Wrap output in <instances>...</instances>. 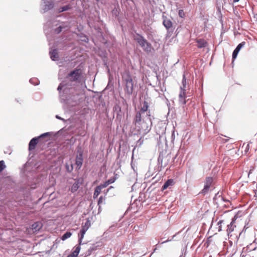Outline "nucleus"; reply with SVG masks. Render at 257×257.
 Masks as SVG:
<instances>
[{
    "instance_id": "1",
    "label": "nucleus",
    "mask_w": 257,
    "mask_h": 257,
    "mask_svg": "<svg viewBox=\"0 0 257 257\" xmlns=\"http://www.w3.org/2000/svg\"><path fill=\"white\" fill-rule=\"evenodd\" d=\"M60 100L63 107L67 112H76L79 110V104L84 100L82 95L79 94L74 89H68L63 83L58 86Z\"/></svg>"
},
{
    "instance_id": "2",
    "label": "nucleus",
    "mask_w": 257,
    "mask_h": 257,
    "mask_svg": "<svg viewBox=\"0 0 257 257\" xmlns=\"http://www.w3.org/2000/svg\"><path fill=\"white\" fill-rule=\"evenodd\" d=\"M134 39L137 42L145 52L147 53L151 52L152 48L151 44L149 42L143 35L136 32L134 36Z\"/></svg>"
},
{
    "instance_id": "3",
    "label": "nucleus",
    "mask_w": 257,
    "mask_h": 257,
    "mask_svg": "<svg viewBox=\"0 0 257 257\" xmlns=\"http://www.w3.org/2000/svg\"><path fill=\"white\" fill-rule=\"evenodd\" d=\"M69 28V23L68 22L54 21L52 23L50 32L55 34H59L62 32L63 29L67 30Z\"/></svg>"
},
{
    "instance_id": "4",
    "label": "nucleus",
    "mask_w": 257,
    "mask_h": 257,
    "mask_svg": "<svg viewBox=\"0 0 257 257\" xmlns=\"http://www.w3.org/2000/svg\"><path fill=\"white\" fill-rule=\"evenodd\" d=\"M69 28V23L68 22L54 21L52 23L50 32L55 34H59L62 32L63 29L67 30Z\"/></svg>"
},
{
    "instance_id": "5",
    "label": "nucleus",
    "mask_w": 257,
    "mask_h": 257,
    "mask_svg": "<svg viewBox=\"0 0 257 257\" xmlns=\"http://www.w3.org/2000/svg\"><path fill=\"white\" fill-rule=\"evenodd\" d=\"M83 72L81 68L76 67L70 71L67 76L71 82H80L82 77Z\"/></svg>"
},
{
    "instance_id": "6",
    "label": "nucleus",
    "mask_w": 257,
    "mask_h": 257,
    "mask_svg": "<svg viewBox=\"0 0 257 257\" xmlns=\"http://www.w3.org/2000/svg\"><path fill=\"white\" fill-rule=\"evenodd\" d=\"M125 91L128 95H131L134 91V82L130 74H127L125 78Z\"/></svg>"
},
{
    "instance_id": "7",
    "label": "nucleus",
    "mask_w": 257,
    "mask_h": 257,
    "mask_svg": "<svg viewBox=\"0 0 257 257\" xmlns=\"http://www.w3.org/2000/svg\"><path fill=\"white\" fill-rule=\"evenodd\" d=\"M55 6V1L53 0H42L41 8L44 13L52 10Z\"/></svg>"
},
{
    "instance_id": "8",
    "label": "nucleus",
    "mask_w": 257,
    "mask_h": 257,
    "mask_svg": "<svg viewBox=\"0 0 257 257\" xmlns=\"http://www.w3.org/2000/svg\"><path fill=\"white\" fill-rule=\"evenodd\" d=\"M150 115H147L145 120L141 122L140 124L141 125V129L142 130L144 134L148 133L151 130V121L150 118Z\"/></svg>"
},
{
    "instance_id": "9",
    "label": "nucleus",
    "mask_w": 257,
    "mask_h": 257,
    "mask_svg": "<svg viewBox=\"0 0 257 257\" xmlns=\"http://www.w3.org/2000/svg\"><path fill=\"white\" fill-rule=\"evenodd\" d=\"M51 135V133H45L42 135H41L40 136L36 138H33V148L35 145H36L39 142H45L47 141V139H46V137L49 136Z\"/></svg>"
},
{
    "instance_id": "10",
    "label": "nucleus",
    "mask_w": 257,
    "mask_h": 257,
    "mask_svg": "<svg viewBox=\"0 0 257 257\" xmlns=\"http://www.w3.org/2000/svg\"><path fill=\"white\" fill-rule=\"evenodd\" d=\"M213 182L212 177H207L205 182V184L203 189L202 190L201 193L205 195L209 191V188Z\"/></svg>"
},
{
    "instance_id": "11",
    "label": "nucleus",
    "mask_w": 257,
    "mask_h": 257,
    "mask_svg": "<svg viewBox=\"0 0 257 257\" xmlns=\"http://www.w3.org/2000/svg\"><path fill=\"white\" fill-rule=\"evenodd\" d=\"M171 18H168L166 16L163 15V25L166 29H173V23L171 19Z\"/></svg>"
},
{
    "instance_id": "12",
    "label": "nucleus",
    "mask_w": 257,
    "mask_h": 257,
    "mask_svg": "<svg viewBox=\"0 0 257 257\" xmlns=\"http://www.w3.org/2000/svg\"><path fill=\"white\" fill-rule=\"evenodd\" d=\"M245 44V42H242L239 44L237 45L236 47L235 48V49L233 50L232 54V62H234V61L236 59L238 53L239 52L241 49L244 46Z\"/></svg>"
},
{
    "instance_id": "13",
    "label": "nucleus",
    "mask_w": 257,
    "mask_h": 257,
    "mask_svg": "<svg viewBox=\"0 0 257 257\" xmlns=\"http://www.w3.org/2000/svg\"><path fill=\"white\" fill-rule=\"evenodd\" d=\"M89 228L85 226H84L83 225H82V228L80 230V233H79V244H82V239L84 237V236L86 233V232L87 231V230Z\"/></svg>"
},
{
    "instance_id": "14",
    "label": "nucleus",
    "mask_w": 257,
    "mask_h": 257,
    "mask_svg": "<svg viewBox=\"0 0 257 257\" xmlns=\"http://www.w3.org/2000/svg\"><path fill=\"white\" fill-rule=\"evenodd\" d=\"M89 228L85 226H84L83 225H82V228L80 230V233H79V244H82V239L84 237V236L86 233V232L87 231V230Z\"/></svg>"
},
{
    "instance_id": "15",
    "label": "nucleus",
    "mask_w": 257,
    "mask_h": 257,
    "mask_svg": "<svg viewBox=\"0 0 257 257\" xmlns=\"http://www.w3.org/2000/svg\"><path fill=\"white\" fill-rule=\"evenodd\" d=\"M49 55L52 61H56L59 58V55L56 49H51L49 51Z\"/></svg>"
},
{
    "instance_id": "16",
    "label": "nucleus",
    "mask_w": 257,
    "mask_h": 257,
    "mask_svg": "<svg viewBox=\"0 0 257 257\" xmlns=\"http://www.w3.org/2000/svg\"><path fill=\"white\" fill-rule=\"evenodd\" d=\"M182 86L180 87V89L181 91H183V94H182L181 92L179 94V97L180 98H183L185 95V88L186 87V78L185 77V75L183 74V79L182 80Z\"/></svg>"
},
{
    "instance_id": "17",
    "label": "nucleus",
    "mask_w": 257,
    "mask_h": 257,
    "mask_svg": "<svg viewBox=\"0 0 257 257\" xmlns=\"http://www.w3.org/2000/svg\"><path fill=\"white\" fill-rule=\"evenodd\" d=\"M83 163V157L82 153L80 152L79 155H78L76 158V162L75 164L77 166V169H79L82 165Z\"/></svg>"
},
{
    "instance_id": "18",
    "label": "nucleus",
    "mask_w": 257,
    "mask_h": 257,
    "mask_svg": "<svg viewBox=\"0 0 257 257\" xmlns=\"http://www.w3.org/2000/svg\"><path fill=\"white\" fill-rule=\"evenodd\" d=\"M81 183L82 182L80 179L75 180V183L73 184L70 189L71 191L73 193L76 192L79 188Z\"/></svg>"
},
{
    "instance_id": "19",
    "label": "nucleus",
    "mask_w": 257,
    "mask_h": 257,
    "mask_svg": "<svg viewBox=\"0 0 257 257\" xmlns=\"http://www.w3.org/2000/svg\"><path fill=\"white\" fill-rule=\"evenodd\" d=\"M71 8H72V7L70 6V5H66L61 7L58 8L57 9H56L55 11V12L56 13L59 14V13H61L63 12H66V11H69L70 9H71Z\"/></svg>"
},
{
    "instance_id": "20",
    "label": "nucleus",
    "mask_w": 257,
    "mask_h": 257,
    "mask_svg": "<svg viewBox=\"0 0 257 257\" xmlns=\"http://www.w3.org/2000/svg\"><path fill=\"white\" fill-rule=\"evenodd\" d=\"M234 220H232L230 224L227 225V232L228 236H231L232 235L231 234L232 232L234 230L236 226L234 224Z\"/></svg>"
},
{
    "instance_id": "21",
    "label": "nucleus",
    "mask_w": 257,
    "mask_h": 257,
    "mask_svg": "<svg viewBox=\"0 0 257 257\" xmlns=\"http://www.w3.org/2000/svg\"><path fill=\"white\" fill-rule=\"evenodd\" d=\"M197 43V47L198 48H203L207 46V43L204 39H197L196 41Z\"/></svg>"
},
{
    "instance_id": "22",
    "label": "nucleus",
    "mask_w": 257,
    "mask_h": 257,
    "mask_svg": "<svg viewBox=\"0 0 257 257\" xmlns=\"http://www.w3.org/2000/svg\"><path fill=\"white\" fill-rule=\"evenodd\" d=\"M42 227V223L40 221H37L33 223V233L39 231Z\"/></svg>"
},
{
    "instance_id": "23",
    "label": "nucleus",
    "mask_w": 257,
    "mask_h": 257,
    "mask_svg": "<svg viewBox=\"0 0 257 257\" xmlns=\"http://www.w3.org/2000/svg\"><path fill=\"white\" fill-rule=\"evenodd\" d=\"M141 110L142 112H145L148 110L149 103L147 100H144L143 102L141 103Z\"/></svg>"
},
{
    "instance_id": "24",
    "label": "nucleus",
    "mask_w": 257,
    "mask_h": 257,
    "mask_svg": "<svg viewBox=\"0 0 257 257\" xmlns=\"http://www.w3.org/2000/svg\"><path fill=\"white\" fill-rule=\"evenodd\" d=\"M78 37L79 39V40L83 42L84 43H88L89 41V39L88 37L84 34L81 33L78 34Z\"/></svg>"
},
{
    "instance_id": "25",
    "label": "nucleus",
    "mask_w": 257,
    "mask_h": 257,
    "mask_svg": "<svg viewBox=\"0 0 257 257\" xmlns=\"http://www.w3.org/2000/svg\"><path fill=\"white\" fill-rule=\"evenodd\" d=\"M173 180L172 179H169L162 186V189L165 190L169 186H172L173 184Z\"/></svg>"
},
{
    "instance_id": "26",
    "label": "nucleus",
    "mask_w": 257,
    "mask_h": 257,
    "mask_svg": "<svg viewBox=\"0 0 257 257\" xmlns=\"http://www.w3.org/2000/svg\"><path fill=\"white\" fill-rule=\"evenodd\" d=\"M141 113H137L136 118H135V122L136 124H140L141 121Z\"/></svg>"
},
{
    "instance_id": "27",
    "label": "nucleus",
    "mask_w": 257,
    "mask_h": 257,
    "mask_svg": "<svg viewBox=\"0 0 257 257\" xmlns=\"http://www.w3.org/2000/svg\"><path fill=\"white\" fill-rule=\"evenodd\" d=\"M101 190L102 189H101L100 187H99L98 186H97L95 188L94 191V197H97L98 196V195L100 193Z\"/></svg>"
},
{
    "instance_id": "28",
    "label": "nucleus",
    "mask_w": 257,
    "mask_h": 257,
    "mask_svg": "<svg viewBox=\"0 0 257 257\" xmlns=\"http://www.w3.org/2000/svg\"><path fill=\"white\" fill-rule=\"evenodd\" d=\"M72 233L70 232H66L65 233H64L62 236L61 237V239L63 240H65L66 239L70 237L71 236Z\"/></svg>"
},
{
    "instance_id": "29",
    "label": "nucleus",
    "mask_w": 257,
    "mask_h": 257,
    "mask_svg": "<svg viewBox=\"0 0 257 257\" xmlns=\"http://www.w3.org/2000/svg\"><path fill=\"white\" fill-rule=\"evenodd\" d=\"M247 250V248H243L242 251L240 254V257H251L250 255L246 252Z\"/></svg>"
},
{
    "instance_id": "30",
    "label": "nucleus",
    "mask_w": 257,
    "mask_h": 257,
    "mask_svg": "<svg viewBox=\"0 0 257 257\" xmlns=\"http://www.w3.org/2000/svg\"><path fill=\"white\" fill-rule=\"evenodd\" d=\"M56 118H57V119H60V120L63 121L64 122H65L66 121H67V120L69 119V118H68L66 116H63V115L62 116H60L59 115H56Z\"/></svg>"
},
{
    "instance_id": "31",
    "label": "nucleus",
    "mask_w": 257,
    "mask_h": 257,
    "mask_svg": "<svg viewBox=\"0 0 257 257\" xmlns=\"http://www.w3.org/2000/svg\"><path fill=\"white\" fill-rule=\"evenodd\" d=\"M167 32V34H166V37L167 38H170L171 37L172 34L174 32V29H166Z\"/></svg>"
},
{
    "instance_id": "32",
    "label": "nucleus",
    "mask_w": 257,
    "mask_h": 257,
    "mask_svg": "<svg viewBox=\"0 0 257 257\" xmlns=\"http://www.w3.org/2000/svg\"><path fill=\"white\" fill-rule=\"evenodd\" d=\"M6 168L5 163L4 161H0V172H2L3 170Z\"/></svg>"
},
{
    "instance_id": "33",
    "label": "nucleus",
    "mask_w": 257,
    "mask_h": 257,
    "mask_svg": "<svg viewBox=\"0 0 257 257\" xmlns=\"http://www.w3.org/2000/svg\"><path fill=\"white\" fill-rule=\"evenodd\" d=\"M51 24L50 22H47L44 26V31L45 32L46 36L48 38V32H47V27Z\"/></svg>"
},
{
    "instance_id": "34",
    "label": "nucleus",
    "mask_w": 257,
    "mask_h": 257,
    "mask_svg": "<svg viewBox=\"0 0 257 257\" xmlns=\"http://www.w3.org/2000/svg\"><path fill=\"white\" fill-rule=\"evenodd\" d=\"M66 168L67 171L69 172H71L73 169V167L72 164H71L70 166H69L68 164H66Z\"/></svg>"
},
{
    "instance_id": "35",
    "label": "nucleus",
    "mask_w": 257,
    "mask_h": 257,
    "mask_svg": "<svg viewBox=\"0 0 257 257\" xmlns=\"http://www.w3.org/2000/svg\"><path fill=\"white\" fill-rule=\"evenodd\" d=\"M178 15L180 18H184L185 16L184 11L183 10H179Z\"/></svg>"
},
{
    "instance_id": "36",
    "label": "nucleus",
    "mask_w": 257,
    "mask_h": 257,
    "mask_svg": "<svg viewBox=\"0 0 257 257\" xmlns=\"http://www.w3.org/2000/svg\"><path fill=\"white\" fill-rule=\"evenodd\" d=\"M83 225L89 228L91 225L90 220L89 219H87L85 222V223Z\"/></svg>"
},
{
    "instance_id": "37",
    "label": "nucleus",
    "mask_w": 257,
    "mask_h": 257,
    "mask_svg": "<svg viewBox=\"0 0 257 257\" xmlns=\"http://www.w3.org/2000/svg\"><path fill=\"white\" fill-rule=\"evenodd\" d=\"M81 244H79V245L78 246H76L75 247V249L74 250V251H75L76 252V253H79V252H80V249H81V247L80 246Z\"/></svg>"
},
{
    "instance_id": "38",
    "label": "nucleus",
    "mask_w": 257,
    "mask_h": 257,
    "mask_svg": "<svg viewBox=\"0 0 257 257\" xmlns=\"http://www.w3.org/2000/svg\"><path fill=\"white\" fill-rule=\"evenodd\" d=\"M108 185H109L108 183L107 182H105L104 183H103L102 184H100L98 186L100 187L101 189H102L106 187Z\"/></svg>"
},
{
    "instance_id": "39",
    "label": "nucleus",
    "mask_w": 257,
    "mask_h": 257,
    "mask_svg": "<svg viewBox=\"0 0 257 257\" xmlns=\"http://www.w3.org/2000/svg\"><path fill=\"white\" fill-rule=\"evenodd\" d=\"M78 253H76L75 251H73L71 254L69 255L67 257H77Z\"/></svg>"
},
{
    "instance_id": "40",
    "label": "nucleus",
    "mask_w": 257,
    "mask_h": 257,
    "mask_svg": "<svg viewBox=\"0 0 257 257\" xmlns=\"http://www.w3.org/2000/svg\"><path fill=\"white\" fill-rule=\"evenodd\" d=\"M29 149L30 151L32 149V139L29 142Z\"/></svg>"
},
{
    "instance_id": "41",
    "label": "nucleus",
    "mask_w": 257,
    "mask_h": 257,
    "mask_svg": "<svg viewBox=\"0 0 257 257\" xmlns=\"http://www.w3.org/2000/svg\"><path fill=\"white\" fill-rule=\"evenodd\" d=\"M114 181V180H113V179H109L106 182L108 183V184H111V183H113Z\"/></svg>"
},
{
    "instance_id": "42",
    "label": "nucleus",
    "mask_w": 257,
    "mask_h": 257,
    "mask_svg": "<svg viewBox=\"0 0 257 257\" xmlns=\"http://www.w3.org/2000/svg\"><path fill=\"white\" fill-rule=\"evenodd\" d=\"M104 65L106 67V69H107V72L109 73L110 72V69H109V66L107 65V64L106 63H104Z\"/></svg>"
},
{
    "instance_id": "43",
    "label": "nucleus",
    "mask_w": 257,
    "mask_h": 257,
    "mask_svg": "<svg viewBox=\"0 0 257 257\" xmlns=\"http://www.w3.org/2000/svg\"><path fill=\"white\" fill-rule=\"evenodd\" d=\"M249 144H247L246 146H245V151L246 152H247L248 151V150H249Z\"/></svg>"
},
{
    "instance_id": "44",
    "label": "nucleus",
    "mask_w": 257,
    "mask_h": 257,
    "mask_svg": "<svg viewBox=\"0 0 257 257\" xmlns=\"http://www.w3.org/2000/svg\"><path fill=\"white\" fill-rule=\"evenodd\" d=\"M114 108H115V111L117 110V108L119 109V111H121L120 108L119 107V106L118 105H115V107H114Z\"/></svg>"
},
{
    "instance_id": "45",
    "label": "nucleus",
    "mask_w": 257,
    "mask_h": 257,
    "mask_svg": "<svg viewBox=\"0 0 257 257\" xmlns=\"http://www.w3.org/2000/svg\"><path fill=\"white\" fill-rule=\"evenodd\" d=\"M102 199H103V198H102V196H101V197H99V200H98V204H100V203H101L102 202Z\"/></svg>"
},
{
    "instance_id": "46",
    "label": "nucleus",
    "mask_w": 257,
    "mask_h": 257,
    "mask_svg": "<svg viewBox=\"0 0 257 257\" xmlns=\"http://www.w3.org/2000/svg\"><path fill=\"white\" fill-rule=\"evenodd\" d=\"M33 85H38L39 84V82H34V78H33Z\"/></svg>"
},
{
    "instance_id": "47",
    "label": "nucleus",
    "mask_w": 257,
    "mask_h": 257,
    "mask_svg": "<svg viewBox=\"0 0 257 257\" xmlns=\"http://www.w3.org/2000/svg\"><path fill=\"white\" fill-rule=\"evenodd\" d=\"M174 131H173L172 132V140L174 139Z\"/></svg>"
},
{
    "instance_id": "48",
    "label": "nucleus",
    "mask_w": 257,
    "mask_h": 257,
    "mask_svg": "<svg viewBox=\"0 0 257 257\" xmlns=\"http://www.w3.org/2000/svg\"><path fill=\"white\" fill-rule=\"evenodd\" d=\"M29 164V163H27L26 164V165H25V168L26 169H27V167H28V166Z\"/></svg>"
},
{
    "instance_id": "49",
    "label": "nucleus",
    "mask_w": 257,
    "mask_h": 257,
    "mask_svg": "<svg viewBox=\"0 0 257 257\" xmlns=\"http://www.w3.org/2000/svg\"><path fill=\"white\" fill-rule=\"evenodd\" d=\"M233 3H237L238 2L239 0H232Z\"/></svg>"
},
{
    "instance_id": "50",
    "label": "nucleus",
    "mask_w": 257,
    "mask_h": 257,
    "mask_svg": "<svg viewBox=\"0 0 257 257\" xmlns=\"http://www.w3.org/2000/svg\"><path fill=\"white\" fill-rule=\"evenodd\" d=\"M253 17L254 18L256 19V20H257V14H254Z\"/></svg>"
},
{
    "instance_id": "51",
    "label": "nucleus",
    "mask_w": 257,
    "mask_h": 257,
    "mask_svg": "<svg viewBox=\"0 0 257 257\" xmlns=\"http://www.w3.org/2000/svg\"><path fill=\"white\" fill-rule=\"evenodd\" d=\"M170 240H166V241H164L162 242V243H165V242H168V241H170Z\"/></svg>"
},
{
    "instance_id": "52",
    "label": "nucleus",
    "mask_w": 257,
    "mask_h": 257,
    "mask_svg": "<svg viewBox=\"0 0 257 257\" xmlns=\"http://www.w3.org/2000/svg\"><path fill=\"white\" fill-rule=\"evenodd\" d=\"M96 2L98 3L101 0H95Z\"/></svg>"
},
{
    "instance_id": "53",
    "label": "nucleus",
    "mask_w": 257,
    "mask_h": 257,
    "mask_svg": "<svg viewBox=\"0 0 257 257\" xmlns=\"http://www.w3.org/2000/svg\"><path fill=\"white\" fill-rule=\"evenodd\" d=\"M222 222V221H219L218 223V224H219V223H221Z\"/></svg>"
},
{
    "instance_id": "54",
    "label": "nucleus",
    "mask_w": 257,
    "mask_h": 257,
    "mask_svg": "<svg viewBox=\"0 0 257 257\" xmlns=\"http://www.w3.org/2000/svg\"><path fill=\"white\" fill-rule=\"evenodd\" d=\"M30 82L32 83V79H30Z\"/></svg>"
}]
</instances>
